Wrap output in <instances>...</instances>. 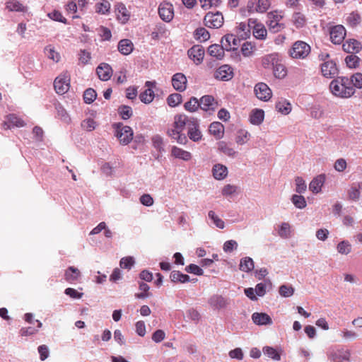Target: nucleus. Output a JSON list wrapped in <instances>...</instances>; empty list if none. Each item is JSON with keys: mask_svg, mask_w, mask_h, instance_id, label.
I'll use <instances>...</instances> for the list:
<instances>
[{"mask_svg": "<svg viewBox=\"0 0 362 362\" xmlns=\"http://www.w3.org/2000/svg\"><path fill=\"white\" fill-rule=\"evenodd\" d=\"M329 89L332 94L341 98H349L351 97L356 91L351 86V81H350L347 76L337 77L332 81L329 84Z\"/></svg>", "mask_w": 362, "mask_h": 362, "instance_id": "nucleus-1", "label": "nucleus"}, {"mask_svg": "<svg viewBox=\"0 0 362 362\" xmlns=\"http://www.w3.org/2000/svg\"><path fill=\"white\" fill-rule=\"evenodd\" d=\"M310 47L306 42L298 40L293 43L288 53L293 59H305L310 53Z\"/></svg>", "mask_w": 362, "mask_h": 362, "instance_id": "nucleus-2", "label": "nucleus"}, {"mask_svg": "<svg viewBox=\"0 0 362 362\" xmlns=\"http://www.w3.org/2000/svg\"><path fill=\"white\" fill-rule=\"evenodd\" d=\"M116 129L115 136L119 139V143L122 145H127L133 139V130L129 126H124L121 123L113 124Z\"/></svg>", "mask_w": 362, "mask_h": 362, "instance_id": "nucleus-3", "label": "nucleus"}, {"mask_svg": "<svg viewBox=\"0 0 362 362\" xmlns=\"http://www.w3.org/2000/svg\"><path fill=\"white\" fill-rule=\"evenodd\" d=\"M267 18V25L271 32L278 33L285 28V25L280 22L284 18L281 12L278 11H271L268 13Z\"/></svg>", "mask_w": 362, "mask_h": 362, "instance_id": "nucleus-4", "label": "nucleus"}, {"mask_svg": "<svg viewBox=\"0 0 362 362\" xmlns=\"http://www.w3.org/2000/svg\"><path fill=\"white\" fill-rule=\"evenodd\" d=\"M54 87L58 94L66 93L70 88V75L68 71L62 72L54 81Z\"/></svg>", "mask_w": 362, "mask_h": 362, "instance_id": "nucleus-5", "label": "nucleus"}, {"mask_svg": "<svg viewBox=\"0 0 362 362\" xmlns=\"http://www.w3.org/2000/svg\"><path fill=\"white\" fill-rule=\"evenodd\" d=\"M271 6L270 0H249L247 11L249 13L267 12Z\"/></svg>", "mask_w": 362, "mask_h": 362, "instance_id": "nucleus-6", "label": "nucleus"}, {"mask_svg": "<svg viewBox=\"0 0 362 362\" xmlns=\"http://www.w3.org/2000/svg\"><path fill=\"white\" fill-rule=\"evenodd\" d=\"M223 16L220 12H209L204 18V24L210 28H219L223 24Z\"/></svg>", "mask_w": 362, "mask_h": 362, "instance_id": "nucleus-7", "label": "nucleus"}, {"mask_svg": "<svg viewBox=\"0 0 362 362\" xmlns=\"http://www.w3.org/2000/svg\"><path fill=\"white\" fill-rule=\"evenodd\" d=\"M187 136L189 139L194 142H198L202 139V134L199 130L197 119L191 117L188 122Z\"/></svg>", "mask_w": 362, "mask_h": 362, "instance_id": "nucleus-8", "label": "nucleus"}, {"mask_svg": "<svg viewBox=\"0 0 362 362\" xmlns=\"http://www.w3.org/2000/svg\"><path fill=\"white\" fill-rule=\"evenodd\" d=\"M158 14L160 18L165 22H170L174 17V8L172 4L163 1L158 6Z\"/></svg>", "mask_w": 362, "mask_h": 362, "instance_id": "nucleus-9", "label": "nucleus"}, {"mask_svg": "<svg viewBox=\"0 0 362 362\" xmlns=\"http://www.w3.org/2000/svg\"><path fill=\"white\" fill-rule=\"evenodd\" d=\"M345 28L341 25H337L329 28L330 40L336 45L341 44L346 37Z\"/></svg>", "mask_w": 362, "mask_h": 362, "instance_id": "nucleus-10", "label": "nucleus"}, {"mask_svg": "<svg viewBox=\"0 0 362 362\" xmlns=\"http://www.w3.org/2000/svg\"><path fill=\"white\" fill-rule=\"evenodd\" d=\"M214 77L220 81H230L233 77V69L228 64H223L214 71Z\"/></svg>", "mask_w": 362, "mask_h": 362, "instance_id": "nucleus-11", "label": "nucleus"}, {"mask_svg": "<svg viewBox=\"0 0 362 362\" xmlns=\"http://www.w3.org/2000/svg\"><path fill=\"white\" fill-rule=\"evenodd\" d=\"M257 98L263 101H268L272 95L269 87L265 83H258L254 88Z\"/></svg>", "mask_w": 362, "mask_h": 362, "instance_id": "nucleus-12", "label": "nucleus"}, {"mask_svg": "<svg viewBox=\"0 0 362 362\" xmlns=\"http://www.w3.org/2000/svg\"><path fill=\"white\" fill-rule=\"evenodd\" d=\"M204 49L202 45H196L192 47L187 52L189 57L196 64L202 62L204 57Z\"/></svg>", "mask_w": 362, "mask_h": 362, "instance_id": "nucleus-13", "label": "nucleus"}, {"mask_svg": "<svg viewBox=\"0 0 362 362\" xmlns=\"http://www.w3.org/2000/svg\"><path fill=\"white\" fill-rule=\"evenodd\" d=\"M199 102L201 109L204 111L214 112L218 106L215 98L209 95L202 96Z\"/></svg>", "mask_w": 362, "mask_h": 362, "instance_id": "nucleus-14", "label": "nucleus"}, {"mask_svg": "<svg viewBox=\"0 0 362 362\" xmlns=\"http://www.w3.org/2000/svg\"><path fill=\"white\" fill-rule=\"evenodd\" d=\"M321 72L326 78H333L338 73L336 63L333 60H328L321 64Z\"/></svg>", "mask_w": 362, "mask_h": 362, "instance_id": "nucleus-15", "label": "nucleus"}, {"mask_svg": "<svg viewBox=\"0 0 362 362\" xmlns=\"http://www.w3.org/2000/svg\"><path fill=\"white\" fill-rule=\"evenodd\" d=\"M166 134L179 144L186 145L188 143L186 135L180 131L177 130L172 124L168 128Z\"/></svg>", "mask_w": 362, "mask_h": 362, "instance_id": "nucleus-16", "label": "nucleus"}, {"mask_svg": "<svg viewBox=\"0 0 362 362\" xmlns=\"http://www.w3.org/2000/svg\"><path fill=\"white\" fill-rule=\"evenodd\" d=\"M342 49L347 53L356 54L362 49V45L355 39H349L343 43Z\"/></svg>", "mask_w": 362, "mask_h": 362, "instance_id": "nucleus-17", "label": "nucleus"}, {"mask_svg": "<svg viewBox=\"0 0 362 362\" xmlns=\"http://www.w3.org/2000/svg\"><path fill=\"white\" fill-rule=\"evenodd\" d=\"M187 80L182 73H177L172 78V85L177 91H184L187 88Z\"/></svg>", "mask_w": 362, "mask_h": 362, "instance_id": "nucleus-18", "label": "nucleus"}, {"mask_svg": "<svg viewBox=\"0 0 362 362\" xmlns=\"http://www.w3.org/2000/svg\"><path fill=\"white\" fill-rule=\"evenodd\" d=\"M239 42L240 40L233 34H227L221 39V44L225 46L227 51L236 49Z\"/></svg>", "mask_w": 362, "mask_h": 362, "instance_id": "nucleus-19", "label": "nucleus"}, {"mask_svg": "<svg viewBox=\"0 0 362 362\" xmlns=\"http://www.w3.org/2000/svg\"><path fill=\"white\" fill-rule=\"evenodd\" d=\"M81 274L78 269L71 266L64 272V279L69 284H74L79 281Z\"/></svg>", "mask_w": 362, "mask_h": 362, "instance_id": "nucleus-20", "label": "nucleus"}, {"mask_svg": "<svg viewBox=\"0 0 362 362\" xmlns=\"http://www.w3.org/2000/svg\"><path fill=\"white\" fill-rule=\"evenodd\" d=\"M96 73L100 80L106 81L111 78L112 69L108 64L102 63L97 67Z\"/></svg>", "mask_w": 362, "mask_h": 362, "instance_id": "nucleus-21", "label": "nucleus"}, {"mask_svg": "<svg viewBox=\"0 0 362 362\" xmlns=\"http://www.w3.org/2000/svg\"><path fill=\"white\" fill-rule=\"evenodd\" d=\"M115 12L117 20L122 23H126L130 17V13L122 3H117L115 5Z\"/></svg>", "mask_w": 362, "mask_h": 362, "instance_id": "nucleus-22", "label": "nucleus"}, {"mask_svg": "<svg viewBox=\"0 0 362 362\" xmlns=\"http://www.w3.org/2000/svg\"><path fill=\"white\" fill-rule=\"evenodd\" d=\"M280 59V56L277 53L267 54L262 58V65L266 69H272Z\"/></svg>", "mask_w": 362, "mask_h": 362, "instance_id": "nucleus-23", "label": "nucleus"}, {"mask_svg": "<svg viewBox=\"0 0 362 362\" xmlns=\"http://www.w3.org/2000/svg\"><path fill=\"white\" fill-rule=\"evenodd\" d=\"M252 320L257 325H270L273 322L271 317L264 313H254Z\"/></svg>", "mask_w": 362, "mask_h": 362, "instance_id": "nucleus-24", "label": "nucleus"}, {"mask_svg": "<svg viewBox=\"0 0 362 362\" xmlns=\"http://www.w3.org/2000/svg\"><path fill=\"white\" fill-rule=\"evenodd\" d=\"M25 125V123L21 118L12 114V115H9L7 117V121L4 122L3 127H4V129H11L12 127H24Z\"/></svg>", "mask_w": 362, "mask_h": 362, "instance_id": "nucleus-25", "label": "nucleus"}, {"mask_svg": "<svg viewBox=\"0 0 362 362\" xmlns=\"http://www.w3.org/2000/svg\"><path fill=\"white\" fill-rule=\"evenodd\" d=\"M154 82H146V86L148 88L146 90H145L143 93H141L139 95L141 101L143 102L144 103L148 104L153 101L155 95L153 90L150 87L154 86Z\"/></svg>", "mask_w": 362, "mask_h": 362, "instance_id": "nucleus-26", "label": "nucleus"}, {"mask_svg": "<svg viewBox=\"0 0 362 362\" xmlns=\"http://www.w3.org/2000/svg\"><path fill=\"white\" fill-rule=\"evenodd\" d=\"M170 153L173 157L185 161H188L192 159L190 152L175 146L172 147Z\"/></svg>", "mask_w": 362, "mask_h": 362, "instance_id": "nucleus-27", "label": "nucleus"}, {"mask_svg": "<svg viewBox=\"0 0 362 362\" xmlns=\"http://www.w3.org/2000/svg\"><path fill=\"white\" fill-rule=\"evenodd\" d=\"M325 181V175L321 174L314 177L309 185V189L313 193L317 194L321 191Z\"/></svg>", "mask_w": 362, "mask_h": 362, "instance_id": "nucleus-28", "label": "nucleus"}, {"mask_svg": "<svg viewBox=\"0 0 362 362\" xmlns=\"http://www.w3.org/2000/svg\"><path fill=\"white\" fill-rule=\"evenodd\" d=\"M209 131L216 139H220L224 134V126L219 122H214L210 124Z\"/></svg>", "mask_w": 362, "mask_h": 362, "instance_id": "nucleus-29", "label": "nucleus"}, {"mask_svg": "<svg viewBox=\"0 0 362 362\" xmlns=\"http://www.w3.org/2000/svg\"><path fill=\"white\" fill-rule=\"evenodd\" d=\"M117 48L122 54L128 55L132 52L134 45L130 40L122 39L119 42Z\"/></svg>", "mask_w": 362, "mask_h": 362, "instance_id": "nucleus-30", "label": "nucleus"}, {"mask_svg": "<svg viewBox=\"0 0 362 362\" xmlns=\"http://www.w3.org/2000/svg\"><path fill=\"white\" fill-rule=\"evenodd\" d=\"M189 118H188L185 115H176L174 117V121L172 125L178 131L181 132H183L186 125L188 126V122Z\"/></svg>", "mask_w": 362, "mask_h": 362, "instance_id": "nucleus-31", "label": "nucleus"}, {"mask_svg": "<svg viewBox=\"0 0 362 362\" xmlns=\"http://www.w3.org/2000/svg\"><path fill=\"white\" fill-rule=\"evenodd\" d=\"M225 46L214 44L209 47L208 52L211 57H214L218 59H221L224 57Z\"/></svg>", "mask_w": 362, "mask_h": 362, "instance_id": "nucleus-32", "label": "nucleus"}, {"mask_svg": "<svg viewBox=\"0 0 362 362\" xmlns=\"http://www.w3.org/2000/svg\"><path fill=\"white\" fill-rule=\"evenodd\" d=\"M212 172L214 178L218 180H223L228 175L227 168L221 164L215 165Z\"/></svg>", "mask_w": 362, "mask_h": 362, "instance_id": "nucleus-33", "label": "nucleus"}, {"mask_svg": "<svg viewBox=\"0 0 362 362\" xmlns=\"http://www.w3.org/2000/svg\"><path fill=\"white\" fill-rule=\"evenodd\" d=\"M252 25L254 37L257 39L264 40L267 35V30L264 25L262 23H256V22Z\"/></svg>", "mask_w": 362, "mask_h": 362, "instance_id": "nucleus-34", "label": "nucleus"}, {"mask_svg": "<svg viewBox=\"0 0 362 362\" xmlns=\"http://www.w3.org/2000/svg\"><path fill=\"white\" fill-rule=\"evenodd\" d=\"M6 8L9 11L25 12L26 7L18 0H8L6 3Z\"/></svg>", "mask_w": 362, "mask_h": 362, "instance_id": "nucleus-35", "label": "nucleus"}, {"mask_svg": "<svg viewBox=\"0 0 362 362\" xmlns=\"http://www.w3.org/2000/svg\"><path fill=\"white\" fill-rule=\"evenodd\" d=\"M272 70L274 76L277 78H284L287 75V70L282 64L281 59L278 61V63L275 64Z\"/></svg>", "mask_w": 362, "mask_h": 362, "instance_id": "nucleus-36", "label": "nucleus"}, {"mask_svg": "<svg viewBox=\"0 0 362 362\" xmlns=\"http://www.w3.org/2000/svg\"><path fill=\"white\" fill-rule=\"evenodd\" d=\"M209 304L216 309L224 308L227 305L226 300L221 296H214L209 300Z\"/></svg>", "mask_w": 362, "mask_h": 362, "instance_id": "nucleus-37", "label": "nucleus"}, {"mask_svg": "<svg viewBox=\"0 0 362 362\" xmlns=\"http://www.w3.org/2000/svg\"><path fill=\"white\" fill-rule=\"evenodd\" d=\"M218 149L226 156L235 157L236 151L226 141H220L218 143Z\"/></svg>", "mask_w": 362, "mask_h": 362, "instance_id": "nucleus-38", "label": "nucleus"}, {"mask_svg": "<svg viewBox=\"0 0 362 362\" xmlns=\"http://www.w3.org/2000/svg\"><path fill=\"white\" fill-rule=\"evenodd\" d=\"M170 280L174 283H185L189 281V276L179 271H173L170 275Z\"/></svg>", "mask_w": 362, "mask_h": 362, "instance_id": "nucleus-39", "label": "nucleus"}, {"mask_svg": "<svg viewBox=\"0 0 362 362\" xmlns=\"http://www.w3.org/2000/svg\"><path fill=\"white\" fill-rule=\"evenodd\" d=\"M264 113L262 110L256 109L252 111L250 117V121L252 124H260L264 120Z\"/></svg>", "mask_w": 362, "mask_h": 362, "instance_id": "nucleus-40", "label": "nucleus"}, {"mask_svg": "<svg viewBox=\"0 0 362 362\" xmlns=\"http://www.w3.org/2000/svg\"><path fill=\"white\" fill-rule=\"evenodd\" d=\"M95 8L96 13L107 15L110 13V3L107 0H102L100 2L95 4Z\"/></svg>", "mask_w": 362, "mask_h": 362, "instance_id": "nucleus-41", "label": "nucleus"}, {"mask_svg": "<svg viewBox=\"0 0 362 362\" xmlns=\"http://www.w3.org/2000/svg\"><path fill=\"white\" fill-rule=\"evenodd\" d=\"M239 269L245 272H251L254 269V262L252 259L249 257L241 259Z\"/></svg>", "mask_w": 362, "mask_h": 362, "instance_id": "nucleus-42", "label": "nucleus"}, {"mask_svg": "<svg viewBox=\"0 0 362 362\" xmlns=\"http://www.w3.org/2000/svg\"><path fill=\"white\" fill-rule=\"evenodd\" d=\"M292 22L297 28H300L305 25L306 18L301 12H295L292 16Z\"/></svg>", "mask_w": 362, "mask_h": 362, "instance_id": "nucleus-43", "label": "nucleus"}, {"mask_svg": "<svg viewBox=\"0 0 362 362\" xmlns=\"http://www.w3.org/2000/svg\"><path fill=\"white\" fill-rule=\"evenodd\" d=\"M361 183H358L357 185L354 184L351 185L350 189L348 190V197L350 200L352 201H358L360 198L361 192Z\"/></svg>", "mask_w": 362, "mask_h": 362, "instance_id": "nucleus-44", "label": "nucleus"}, {"mask_svg": "<svg viewBox=\"0 0 362 362\" xmlns=\"http://www.w3.org/2000/svg\"><path fill=\"white\" fill-rule=\"evenodd\" d=\"M255 19L250 18L248 20L247 24H246L245 23H239L238 26V30H239V33L243 32V34H240V36L242 37H246L247 36L249 35L250 33V28L252 26V24H255Z\"/></svg>", "mask_w": 362, "mask_h": 362, "instance_id": "nucleus-45", "label": "nucleus"}, {"mask_svg": "<svg viewBox=\"0 0 362 362\" xmlns=\"http://www.w3.org/2000/svg\"><path fill=\"white\" fill-rule=\"evenodd\" d=\"M345 63L350 69H356L360 65V58L354 54H351L346 57Z\"/></svg>", "mask_w": 362, "mask_h": 362, "instance_id": "nucleus-46", "label": "nucleus"}, {"mask_svg": "<svg viewBox=\"0 0 362 362\" xmlns=\"http://www.w3.org/2000/svg\"><path fill=\"white\" fill-rule=\"evenodd\" d=\"M250 138V133L245 129H240L237 132V135L235 137V142L238 145H243L246 144Z\"/></svg>", "mask_w": 362, "mask_h": 362, "instance_id": "nucleus-47", "label": "nucleus"}, {"mask_svg": "<svg viewBox=\"0 0 362 362\" xmlns=\"http://www.w3.org/2000/svg\"><path fill=\"white\" fill-rule=\"evenodd\" d=\"M276 109L281 114L288 115L291 111V105L286 100H282L276 103Z\"/></svg>", "mask_w": 362, "mask_h": 362, "instance_id": "nucleus-48", "label": "nucleus"}, {"mask_svg": "<svg viewBox=\"0 0 362 362\" xmlns=\"http://www.w3.org/2000/svg\"><path fill=\"white\" fill-rule=\"evenodd\" d=\"M194 38L200 42H205L210 37L209 33L204 28H199L194 33Z\"/></svg>", "mask_w": 362, "mask_h": 362, "instance_id": "nucleus-49", "label": "nucleus"}, {"mask_svg": "<svg viewBox=\"0 0 362 362\" xmlns=\"http://www.w3.org/2000/svg\"><path fill=\"white\" fill-rule=\"evenodd\" d=\"M255 50V46L250 42H245L241 46V53L245 57H251Z\"/></svg>", "mask_w": 362, "mask_h": 362, "instance_id": "nucleus-50", "label": "nucleus"}, {"mask_svg": "<svg viewBox=\"0 0 362 362\" xmlns=\"http://www.w3.org/2000/svg\"><path fill=\"white\" fill-rule=\"evenodd\" d=\"M350 353L347 351L342 352L340 351L332 354V360L334 362H342L343 361H348L349 359Z\"/></svg>", "mask_w": 362, "mask_h": 362, "instance_id": "nucleus-51", "label": "nucleus"}, {"mask_svg": "<svg viewBox=\"0 0 362 362\" xmlns=\"http://www.w3.org/2000/svg\"><path fill=\"white\" fill-rule=\"evenodd\" d=\"M185 109L187 111L193 112L200 107L199 100L195 97H192L189 101L185 103Z\"/></svg>", "mask_w": 362, "mask_h": 362, "instance_id": "nucleus-52", "label": "nucleus"}, {"mask_svg": "<svg viewBox=\"0 0 362 362\" xmlns=\"http://www.w3.org/2000/svg\"><path fill=\"white\" fill-rule=\"evenodd\" d=\"M350 81H351V86L353 88H362V74L357 72L354 74L350 78H349Z\"/></svg>", "mask_w": 362, "mask_h": 362, "instance_id": "nucleus-53", "label": "nucleus"}, {"mask_svg": "<svg viewBox=\"0 0 362 362\" xmlns=\"http://www.w3.org/2000/svg\"><path fill=\"white\" fill-rule=\"evenodd\" d=\"M337 249L339 253L341 255H348L351 251V245L349 241L343 240L337 245Z\"/></svg>", "mask_w": 362, "mask_h": 362, "instance_id": "nucleus-54", "label": "nucleus"}, {"mask_svg": "<svg viewBox=\"0 0 362 362\" xmlns=\"http://www.w3.org/2000/svg\"><path fill=\"white\" fill-rule=\"evenodd\" d=\"M263 353L267 355L268 357L275 360L279 361L281 359V356L279 353L273 347L271 346H264L263 348Z\"/></svg>", "mask_w": 362, "mask_h": 362, "instance_id": "nucleus-55", "label": "nucleus"}, {"mask_svg": "<svg viewBox=\"0 0 362 362\" xmlns=\"http://www.w3.org/2000/svg\"><path fill=\"white\" fill-rule=\"evenodd\" d=\"M167 103L170 107H176L182 103V95L179 93L170 94L167 98Z\"/></svg>", "mask_w": 362, "mask_h": 362, "instance_id": "nucleus-56", "label": "nucleus"}, {"mask_svg": "<svg viewBox=\"0 0 362 362\" xmlns=\"http://www.w3.org/2000/svg\"><path fill=\"white\" fill-rule=\"evenodd\" d=\"M347 23L351 27H356L361 23V16L356 12L351 13L346 18Z\"/></svg>", "mask_w": 362, "mask_h": 362, "instance_id": "nucleus-57", "label": "nucleus"}, {"mask_svg": "<svg viewBox=\"0 0 362 362\" xmlns=\"http://www.w3.org/2000/svg\"><path fill=\"white\" fill-rule=\"evenodd\" d=\"M278 233L282 238H288L291 234V227L288 223H282L279 227Z\"/></svg>", "mask_w": 362, "mask_h": 362, "instance_id": "nucleus-58", "label": "nucleus"}, {"mask_svg": "<svg viewBox=\"0 0 362 362\" xmlns=\"http://www.w3.org/2000/svg\"><path fill=\"white\" fill-rule=\"evenodd\" d=\"M118 112L123 119H128L132 116V110L127 105H122L118 108Z\"/></svg>", "mask_w": 362, "mask_h": 362, "instance_id": "nucleus-59", "label": "nucleus"}, {"mask_svg": "<svg viewBox=\"0 0 362 362\" xmlns=\"http://www.w3.org/2000/svg\"><path fill=\"white\" fill-rule=\"evenodd\" d=\"M97 94L94 89L88 88L83 93V100L86 103L90 104L96 98Z\"/></svg>", "mask_w": 362, "mask_h": 362, "instance_id": "nucleus-60", "label": "nucleus"}, {"mask_svg": "<svg viewBox=\"0 0 362 362\" xmlns=\"http://www.w3.org/2000/svg\"><path fill=\"white\" fill-rule=\"evenodd\" d=\"M45 53L49 59L56 62H58L60 59L59 54L56 52L54 48L51 45H49L45 48Z\"/></svg>", "mask_w": 362, "mask_h": 362, "instance_id": "nucleus-61", "label": "nucleus"}, {"mask_svg": "<svg viewBox=\"0 0 362 362\" xmlns=\"http://www.w3.org/2000/svg\"><path fill=\"white\" fill-rule=\"evenodd\" d=\"M291 200L293 204L298 209H304L306 206V201L302 195L294 194Z\"/></svg>", "mask_w": 362, "mask_h": 362, "instance_id": "nucleus-62", "label": "nucleus"}, {"mask_svg": "<svg viewBox=\"0 0 362 362\" xmlns=\"http://www.w3.org/2000/svg\"><path fill=\"white\" fill-rule=\"evenodd\" d=\"M139 289L142 291L140 293H136L135 297L137 298H145L150 296V293H148V291L150 289V287L146 283L141 282L139 284Z\"/></svg>", "mask_w": 362, "mask_h": 362, "instance_id": "nucleus-63", "label": "nucleus"}, {"mask_svg": "<svg viewBox=\"0 0 362 362\" xmlns=\"http://www.w3.org/2000/svg\"><path fill=\"white\" fill-rule=\"evenodd\" d=\"M295 182H296V191L298 193L301 194V193H303L304 192H305L307 186H306V184L304 181V180L301 177H296Z\"/></svg>", "mask_w": 362, "mask_h": 362, "instance_id": "nucleus-64", "label": "nucleus"}]
</instances>
